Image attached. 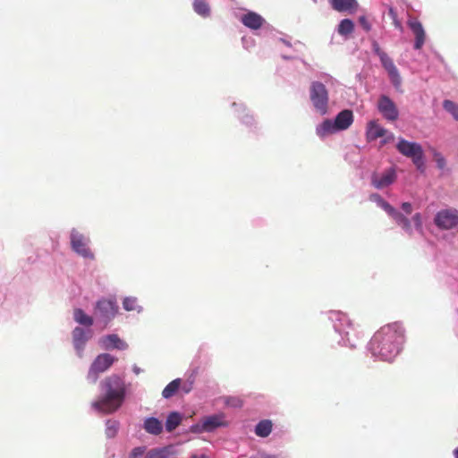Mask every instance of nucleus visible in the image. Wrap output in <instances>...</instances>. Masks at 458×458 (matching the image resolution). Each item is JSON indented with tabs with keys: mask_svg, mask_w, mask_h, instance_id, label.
I'll return each instance as SVG.
<instances>
[{
	"mask_svg": "<svg viewBox=\"0 0 458 458\" xmlns=\"http://www.w3.org/2000/svg\"><path fill=\"white\" fill-rule=\"evenodd\" d=\"M191 458H208V457L205 454H201V455L193 454L191 456Z\"/></svg>",
	"mask_w": 458,
	"mask_h": 458,
	"instance_id": "47",
	"label": "nucleus"
},
{
	"mask_svg": "<svg viewBox=\"0 0 458 458\" xmlns=\"http://www.w3.org/2000/svg\"><path fill=\"white\" fill-rule=\"evenodd\" d=\"M102 345L105 349H117V350H126L128 348V344L123 341L117 335L112 334L107 335L101 338L100 340Z\"/></svg>",
	"mask_w": 458,
	"mask_h": 458,
	"instance_id": "15",
	"label": "nucleus"
},
{
	"mask_svg": "<svg viewBox=\"0 0 458 458\" xmlns=\"http://www.w3.org/2000/svg\"><path fill=\"white\" fill-rule=\"evenodd\" d=\"M396 180L395 169L391 167L379 174L374 173L371 176V183L376 189H383L394 183Z\"/></svg>",
	"mask_w": 458,
	"mask_h": 458,
	"instance_id": "10",
	"label": "nucleus"
},
{
	"mask_svg": "<svg viewBox=\"0 0 458 458\" xmlns=\"http://www.w3.org/2000/svg\"><path fill=\"white\" fill-rule=\"evenodd\" d=\"M434 223L441 230H451L458 225V210L447 208L438 211Z\"/></svg>",
	"mask_w": 458,
	"mask_h": 458,
	"instance_id": "5",
	"label": "nucleus"
},
{
	"mask_svg": "<svg viewBox=\"0 0 458 458\" xmlns=\"http://www.w3.org/2000/svg\"><path fill=\"white\" fill-rule=\"evenodd\" d=\"M328 2L332 8L339 13H353L359 6L357 0H328Z\"/></svg>",
	"mask_w": 458,
	"mask_h": 458,
	"instance_id": "16",
	"label": "nucleus"
},
{
	"mask_svg": "<svg viewBox=\"0 0 458 458\" xmlns=\"http://www.w3.org/2000/svg\"><path fill=\"white\" fill-rule=\"evenodd\" d=\"M377 109L383 117L394 122L398 119L399 111L394 102L386 95L380 96L377 102Z\"/></svg>",
	"mask_w": 458,
	"mask_h": 458,
	"instance_id": "7",
	"label": "nucleus"
},
{
	"mask_svg": "<svg viewBox=\"0 0 458 458\" xmlns=\"http://www.w3.org/2000/svg\"><path fill=\"white\" fill-rule=\"evenodd\" d=\"M170 451L167 447L153 448L149 450L144 458H168Z\"/></svg>",
	"mask_w": 458,
	"mask_h": 458,
	"instance_id": "30",
	"label": "nucleus"
},
{
	"mask_svg": "<svg viewBox=\"0 0 458 458\" xmlns=\"http://www.w3.org/2000/svg\"><path fill=\"white\" fill-rule=\"evenodd\" d=\"M336 131H338L336 130V127H335V123L329 119L325 120L316 129L317 134L321 138H324V137H326L329 134L335 133Z\"/></svg>",
	"mask_w": 458,
	"mask_h": 458,
	"instance_id": "22",
	"label": "nucleus"
},
{
	"mask_svg": "<svg viewBox=\"0 0 458 458\" xmlns=\"http://www.w3.org/2000/svg\"><path fill=\"white\" fill-rule=\"evenodd\" d=\"M412 221L414 222L416 228H417L419 231H421V230H422V219H421V215H420V213H416V214L412 216Z\"/></svg>",
	"mask_w": 458,
	"mask_h": 458,
	"instance_id": "36",
	"label": "nucleus"
},
{
	"mask_svg": "<svg viewBox=\"0 0 458 458\" xmlns=\"http://www.w3.org/2000/svg\"><path fill=\"white\" fill-rule=\"evenodd\" d=\"M402 209L408 215H410L412 212V207L410 202H403L402 204Z\"/></svg>",
	"mask_w": 458,
	"mask_h": 458,
	"instance_id": "39",
	"label": "nucleus"
},
{
	"mask_svg": "<svg viewBox=\"0 0 458 458\" xmlns=\"http://www.w3.org/2000/svg\"><path fill=\"white\" fill-rule=\"evenodd\" d=\"M225 403L229 406L239 408L242 406V401L238 397H227Z\"/></svg>",
	"mask_w": 458,
	"mask_h": 458,
	"instance_id": "34",
	"label": "nucleus"
},
{
	"mask_svg": "<svg viewBox=\"0 0 458 458\" xmlns=\"http://www.w3.org/2000/svg\"><path fill=\"white\" fill-rule=\"evenodd\" d=\"M182 390L184 393L188 394L191 390V385L188 386H182Z\"/></svg>",
	"mask_w": 458,
	"mask_h": 458,
	"instance_id": "45",
	"label": "nucleus"
},
{
	"mask_svg": "<svg viewBox=\"0 0 458 458\" xmlns=\"http://www.w3.org/2000/svg\"><path fill=\"white\" fill-rule=\"evenodd\" d=\"M394 139V134H390L388 135L384 140H383V144H386L391 140H393Z\"/></svg>",
	"mask_w": 458,
	"mask_h": 458,
	"instance_id": "43",
	"label": "nucleus"
},
{
	"mask_svg": "<svg viewBox=\"0 0 458 458\" xmlns=\"http://www.w3.org/2000/svg\"><path fill=\"white\" fill-rule=\"evenodd\" d=\"M225 423L224 421L223 415H212L206 417L202 422V430L210 432L215 428L225 426Z\"/></svg>",
	"mask_w": 458,
	"mask_h": 458,
	"instance_id": "19",
	"label": "nucleus"
},
{
	"mask_svg": "<svg viewBox=\"0 0 458 458\" xmlns=\"http://www.w3.org/2000/svg\"><path fill=\"white\" fill-rule=\"evenodd\" d=\"M242 24L251 30H258L261 28L264 23V19L254 12H249L242 15L241 18Z\"/></svg>",
	"mask_w": 458,
	"mask_h": 458,
	"instance_id": "17",
	"label": "nucleus"
},
{
	"mask_svg": "<svg viewBox=\"0 0 458 458\" xmlns=\"http://www.w3.org/2000/svg\"><path fill=\"white\" fill-rule=\"evenodd\" d=\"M370 200L376 202L388 215L394 209L387 201H386L379 194L373 193L369 197Z\"/></svg>",
	"mask_w": 458,
	"mask_h": 458,
	"instance_id": "29",
	"label": "nucleus"
},
{
	"mask_svg": "<svg viewBox=\"0 0 458 458\" xmlns=\"http://www.w3.org/2000/svg\"><path fill=\"white\" fill-rule=\"evenodd\" d=\"M145 453V447L144 446H139L132 449L131 453V458H137L139 456H141Z\"/></svg>",
	"mask_w": 458,
	"mask_h": 458,
	"instance_id": "37",
	"label": "nucleus"
},
{
	"mask_svg": "<svg viewBox=\"0 0 458 458\" xmlns=\"http://www.w3.org/2000/svg\"><path fill=\"white\" fill-rule=\"evenodd\" d=\"M73 318L77 323L86 327H90L93 325V318L88 316L81 309L74 310Z\"/></svg>",
	"mask_w": 458,
	"mask_h": 458,
	"instance_id": "24",
	"label": "nucleus"
},
{
	"mask_svg": "<svg viewBox=\"0 0 458 458\" xmlns=\"http://www.w3.org/2000/svg\"><path fill=\"white\" fill-rule=\"evenodd\" d=\"M181 386V379L176 378L170 382L163 390L162 395L164 398H170L175 394Z\"/></svg>",
	"mask_w": 458,
	"mask_h": 458,
	"instance_id": "28",
	"label": "nucleus"
},
{
	"mask_svg": "<svg viewBox=\"0 0 458 458\" xmlns=\"http://www.w3.org/2000/svg\"><path fill=\"white\" fill-rule=\"evenodd\" d=\"M444 108L449 112L455 120L458 121V105L451 100H445L443 103Z\"/></svg>",
	"mask_w": 458,
	"mask_h": 458,
	"instance_id": "32",
	"label": "nucleus"
},
{
	"mask_svg": "<svg viewBox=\"0 0 458 458\" xmlns=\"http://www.w3.org/2000/svg\"><path fill=\"white\" fill-rule=\"evenodd\" d=\"M272 426L269 420H263L257 424L255 434L260 437H267L272 431Z\"/></svg>",
	"mask_w": 458,
	"mask_h": 458,
	"instance_id": "23",
	"label": "nucleus"
},
{
	"mask_svg": "<svg viewBox=\"0 0 458 458\" xmlns=\"http://www.w3.org/2000/svg\"><path fill=\"white\" fill-rule=\"evenodd\" d=\"M115 359L108 354H99L93 361L88 373V378L95 383L98 379V374L106 371L112 366Z\"/></svg>",
	"mask_w": 458,
	"mask_h": 458,
	"instance_id": "6",
	"label": "nucleus"
},
{
	"mask_svg": "<svg viewBox=\"0 0 458 458\" xmlns=\"http://www.w3.org/2000/svg\"><path fill=\"white\" fill-rule=\"evenodd\" d=\"M379 59L382 66L386 70L391 82L394 88L398 89L402 84V79L393 60L387 55V54H381V57Z\"/></svg>",
	"mask_w": 458,
	"mask_h": 458,
	"instance_id": "11",
	"label": "nucleus"
},
{
	"mask_svg": "<svg viewBox=\"0 0 458 458\" xmlns=\"http://www.w3.org/2000/svg\"><path fill=\"white\" fill-rule=\"evenodd\" d=\"M106 394L101 399L94 402L95 410L104 413H113L117 411L123 403L125 397V386L122 379L117 376L106 377L103 382Z\"/></svg>",
	"mask_w": 458,
	"mask_h": 458,
	"instance_id": "2",
	"label": "nucleus"
},
{
	"mask_svg": "<svg viewBox=\"0 0 458 458\" xmlns=\"http://www.w3.org/2000/svg\"><path fill=\"white\" fill-rule=\"evenodd\" d=\"M391 217L395 221V223L401 226L406 233L409 234H411V225L409 220L404 215L397 211L395 208L389 214Z\"/></svg>",
	"mask_w": 458,
	"mask_h": 458,
	"instance_id": "20",
	"label": "nucleus"
},
{
	"mask_svg": "<svg viewBox=\"0 0 458 458\" xmlns=\"http://www.w3.org/2000/svg\"><path fill=\"white\" fill-rule=\"evenodd\" d=\"M403 339L404 331L401 324H387L377 331L371 339V352L382 360L391 361L399 353Z\"/></svg>",
	"mask_w": 458,
	"mask_h": 458,
	"instance_id": "1",
	"label": "nucleus"
},
{
	"mask_svg": "<svg viewBox=\"0 0 458 458\" xmlns=\"http://www.w3.org/2000/svg\"><path fill=\"white\" fill-rule=\"evenodd\" d=\"M454 458H458V447L454 450Z\"/></svg>",
	"mask_w": 458,
	"mask_h": 458,
	"instance_id": "48",
	"label": "nucleus"
},
{
	"mask_svg": "<svg viewBox=\"0 0 458 458\" xmlns=\"http://www.w3.org/2000/svg\"><path fill=\"white\" fill-rule=\"evenodd\" d=\"M354 30V23L350 19H344L340 21L337 27V32L341 36H348Z\"/></svg>",
	"mask_w": 458,
	"mask_h": 458,
	"instance_id": "27",
	"label": "nucleus"
},
{
	"mask_svg": "<svg viewBox=\"0 0 458 458\" xmlns=\"http://www.w3.org/2000/svg\"><path fill=\"white\" fill-rule=\"evenodd\" d=\"M96 308L104 320L105 327L115 317L118 311L116 303L111 300L98 301Z\"/></svg>",
	"mask_w": 458,
	"mask_h": 458,
	"instance_id": "9",
	"label": "nucleus"
},
{
	"mask_svg": "<svg viewBox=\"0 0 458 458\" xmlns=\"http://www.w3.org/2000/svg\"><path fill=\"white\" fill-rule=\"evenodd\" d=\"M123 305L128 311L137 310L139 308L138 301L135 297H126L123 300Z\"/></svg>",
	"mask_w": 458,
	"mask_h": 458,
	"instance_id": "33",
	"label": "nucleus"
},
{
	"mask_svg": "<svg viewBox=\"0 0 458 458\" xmlns=\"http://www.w3.org/2000/svg\"><path fill=\"white\" fill-rule=\"evenodd\" d=\"M359 23H360V25L362 27V29L365 31H367V32L370 31L371 24H370V22L369 21V20L367 19L366 16H360L359 17Z\"/></svg>",
	"mask_w": 458,
	"mask_h": 458,
	"instance_id": "35",
	"label": "nucleus"
},
{
	"mask_svg": "<svg viewBox=\"0 0 458 458\" xmlns=\"http://www.w3.org/2000/svg\"><path fill=\"white\" fill-rule=\"evenodd\" d=\"M393 23L396 28H401V22L398 21L397 17L395 18V21H393Z\"/></svg>",
	"mask_w": 458,
	"mask_h": 458,
	"instance_id": "44",
	"label": "nucleus"
},
{
	"mask_svg": "<svg viewBox=\"0 0 458 458\" xmlns=\"http://www.w3.org/2000/svg\"><path fill=\"white\" fill-rule=\"evenodd\" d=\"M353 122V114L352 111L349 109H344L337 114L335 116L334 123L335 127H336L337 131H344L348 129Z\"/></svg>",
	"mask_w": 458,
	"mask_h": 458,
	"instance_id": "13",
	"label": "nucleus"
},
{
	"mask_svg": "<svg viewBox=\"0 0 458 458\" xmlns=\"http://www.w3.org/2000/svg\"><path fill=\"white\" fill-rule=\"evenodd\" d=\"M386 134V130L380 126L376 121H370L368 123L366 138L368 141L376 140L378 138L384 137Z\"/></svg>",
	"mask_w": 458,
	"mask_h": 458,
	"instance_id": "18",
	"label": "nucleus"
},
{
	"mask_svg": "<svg viewBox=\"0 0 458 458\" xmlns=\"http://www.w3.org/2000/svg\"><path fill=\"white\" fill-rule=\"evenodd\" d=\"M119 422L116 420H108L106 421V434L108 437H114L117 434Z\"/></svg>",
	"mask_w": 458,
	"mask_h": 458,
	"instance_id": "31",
	"label": "nucleus"
},
{
	"mask_svg": "<svg viewBox=\"0 0 458 458\" xmlns=\"http://www.w3.org/2000/svg\"><path fill=\"white\" fill-rule=\"evenodd\" d=\"M388 16L393 21H395V18L397 17V13H396L395 10L393 7H389V9H388Z\"/></svg>",
	"mask_w": 458,
	"mask_h": 458,
	"instance_id": "40",
	"label": "nucleus"
},
{
	"mask_svg": "<svg viewBox=\"0 0 458 458\" xmlns=\"http://www.w3.org/2000/svg\"><path fill=\"white\" fill-rule=\"evenodd\" d=\"M89 240L76 230L71 233V244L72 250L84 258H93L89 248L88 247Z\"/></svg>",
	"mask_w": 458,
	"mask_h": 458,
	"instance_id": "8",
	"label": "nucleus"
},
{
	"mask_svg": "<svg viewBox=\"0 0 458 458\" xmlns=\"http://www.w3.org/2000/svg\"><path fill=\"white\" fill-rule=\"evenodd\" d=\"M344 335H345L346 340L350 343L351 347H355V344L353 343H352L351 338H350L351 332L345 331Z\"/></svg>",
	"mask_w": 458,
	"mask_h": 458,
	"instance_id": "41",
	"label": "nucleus"
},
{
	"mask_svg": "<svg viewBox=\"0 0 458 458\" xmlns=\"http://www.w3.org/2000/svg\"><path fill=\"white\" fill-rule=\"evenodd\" d=\"M396 148L403 156L411 158L419 170L423 171L424 152L420 144L401 138L396 145Z\"/></svg>",
	"mask_w": 458,
	"mask_h": 458,
	"instance_id": "3",
	"label": "nucleus"
},
{
	"mask_svg": "<svg viewBox=\"0 0 458 458\" xmlns=\"http://www.w3.org/2000/svg\"><path fill=\"white\" fill-rule=\"evenodd\" d=\"M193 10L199 15L207 18L210 15V7L208 4L203 0H195L192 4Z\"/></svg>",
	"mask_w": 458,
	"mask_h": 458,
	"instance_id": "25",
	"label": "nucleus"
},
{
	"mask_svg": "<svg viewBox=\"0 0 458 458\" xmlns=\"http://www.w3.org/2000/svg\"><path fill=\"white\" fill-rule=\"evenodd\" d=\"M372 48L376 55H378V57H381V54H386L379 47L378 43L377 41H374L372 43Z\"/></svg>",
	"mask_w": 458,
	"mask_h": 458,
	"instance_id": "38",
	"label": "nucleus"
},
{
	"mask_svg": "<svg viewBox=\"0 0 458 458\" xmlns=\"http://www.w3.org/2000/svg\"><path fill=\"white\" fill-rule=\"evenodd\" d=\"M144 429L151 435H159L163 430L162 422L157 418L150 417L144 421Z\"/></svg>",
	"mask_w": 458,
	"mask_h": 458,
	"instance_id": "21",
	"label": "nucleus"
},
{
	"mask_svg": "<svg viewBox=\"0 0 458 458\" xmlns=\"http://www.w3.org/2000/svg\"><path fill=\"white\" fill-rule=\"evenodd\" d=\"M252 458H276V457L273 456V455H270V454H259V455L254 456Z\"/></svg>",
	"mask_w": 458,
	"mask_h": 458,
	"instance_id": "42",
	"label": "nucleus"
},
{
	"mask_svg": "<svg viewBox=\"0 0 458 458\" xmlns=\"http://www.w3.org/2000/svg\"><path fill=\"white\" fill-rule=\"evenodd\" d=\"M182 416L179 412H171L165 421V428L168 432L174 430L181 423Z\"/></svg>",
	"mask_w": 458,
	"mask_h": 458,
	"instance_id": "26",
	"label": "nucleus"
},
{
	"mask_svg": "<svg viewBox=\"0 0 458 458\" xmlns=\"http://www.w3.org/2000/svg\"><path fill=\"white\" fill-rule=\"evenodd\" d=\"M89 337L90 335H88L83 328L77 327L73 329L72 343L80 356H81L84 346Z\"/></svg>",
	"mask_w": 458,
	"mask_h": 458,
	"instance_id": "14",
	"label": "nucleus"
},
{
	"mask_svg": "<svg viewBox=\"0 0 458 458\" xmlns=\"http://www.w3.org/2000/svg\"><path fill=\"white\" fill-rule=\"evenodd\" d=\"M310 100L317 112L320 114H327L328 106V92L323 83L318 81L311 83Z\"/></svg>",
	"mask_w": 458,
	"mask_h": 458,
	"instance_id": "4",
	"label": "nucleus"
},
{
	"mask_svg": "<svg viewBox=\"0 0 458 458\" xmlns=\"http://www.w3.org/2000/svg\"><path fill=\"white\" fill-rule=\"evenodd\" d=\"M408 26L415 36L414 48L420 49L425 43L426 33L420 21L418 20H411Z\"/></svg>",
	"mask_w": 458,
	"mask_h": 458,
	"instance_id": "12",
	"label": "nucleus"
},
{
	"mask_svg": "<svg viewBox=\"0 0 458 458\" xmlns=\"http://www.w3.org/2000/svg\"><path fill=\"white\" fill-rule=\"evenodd\" d=\"M336 316H340L341 318H339L340 320H346V316L344 314H340V313H335Z\"/></svg>",
	"mask_w": 458,
	"mask_h": 458,
	"instance_id": "46",
	"label": "nucleus"
}]
</instances>
